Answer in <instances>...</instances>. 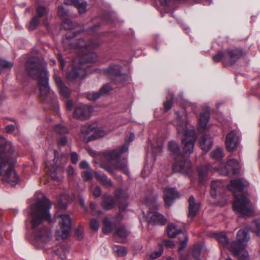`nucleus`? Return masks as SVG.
<instances>
[{
    "instance_id": "nucleus-24",
    "label": "nucleus",
    "mask_w": 260,
    "mask_h": 260,
    "mask_svg": "<svg viewBox=\"0 0 260 260\" xmlns=\"http://www.w3.org/2000/svg\"><path fill=\"white\" fill-rule=\"evenodd\" d=\"M224 185L220 181H213L211 185L210 193L213 197H215L218 194L223 190Z\"/></svg>"
},
{
    "instance_id": "nucleus-29",
    "label": "nucleus",
    "mask_w": 260,
    "mask_h": 260,
    "mask_svg": "<svg viewBox=\"0 0 260 260\" xmlns=\"http://www.w3.org/2000/svg\"><path fill=\"white\" fill-rule=\"evenodd\" d=\"M167 231L168 236L170 238H174L178 234L182 232V230L177 229L173 223L168 225Z\"/></svg>"
},
{
    "instance_id": "nucleus-42",
    "label": "nucleus",
    "mask_w": 260,
    "mask_h": 260,
    "mask_svg": "<svg viewBox=\"0 0 260 260\" xmlns=\"http://www.w3.org/2000/svg\"><path fill=\"white\" fill-rule=\"evenodd\" d=\"M106 134V132L103 129H96L94 126L93 140L104 137Z\"/></svg>"
},
{
    "instance_id": "nucleus-8",
    "label": "nucleus",
    "mask_w": 260,
    "mask_h": 260,
    "mask_svg": "<svg viewBox=\"0 0 260 260\" xmlns=\"http://www.w3.org/2000/svg\"><path fill=\"white\" fill-rule=\"evenodd\" d=\"M247 229H241L237 234V242L233 241L230 246V250L234 255L241 260H246L248 256L247 251L245 249L246 243L249 240Z\"/></svg>"
},
{
    "instance_id": "nucleus-33",
    "label": "nucleus",
    "mask_w": 260,
    "mask_h": 260,
    "mask_svg": "<svg viewBox=\"0 0 260 260\" xmlns=\"http://www.w3.org/2000/svg\"><path fill=\"white\" fill-rule=\"evenodd\" d=\"M115 227L113 224L108 218H105L104 220V226L103 232L105 234L111 233Z\"/></svg>"
},
{
    "instance_id": "nucleus-15",
    "label": "nucleus",
    "mask_w": 260,
    "mask_h": 260,
    "mask_svg": "<svg viewBox=\"0 0 260 260\" xmlns=\"http://www.w3.org/2000/svg\"><path fill=\"white\" fill-rule=\"evenodd\" d=\"M226 57L223 60V64L233 65L243 55L241 49L235 48L225 50Z\"/></svg>"
},
{
    "instance_id": "nucleus-44",
    "label": "nucleus",
    "mask_w": 260,
    "mask_h": 260,
    "mask_svg": "<svg viewBox=\"0 0 260 260\" xmlns=\"http://www.w3.org/2000/svg\"><path fill=\"white\" fill-rule=\"evenodd\" d=\"M69 12L65 9L62 6L58 7L57 10V15L61 18H64L68 16Z\"/></svg>"
},
{
    "instance_id": "nucleus-3",
    "label": "nucleus",
    "mask_w": 260,
    "mask_h": 260,
    "mask_svg": "<svg viewBox=\"0 0 260 260\" xmlns=\"http://www.w3.org/2000/svg\"><path fill=\"white\" fill-rule=\"evenodd\" d=\"M16 161L11 142L0 136V179L12 186H15L19 181L14 165Z\"/></svg>"
},
{
    "instance_id": "nucleus-16",
    "label": "nucleus",
    "mask_w": 260,
    "mask_h": 260,
    "mask_svg": "<svg viewBox=\"0 0 260 260\" xmlns=\"http://www.w3.org/2000/svg\"><path fill=\"white\" fill-rule=\"evenodd\" d=\"M93 111L91 106L83 105L77 106L75 108L74 117L81 120H86L90 118Z\"/></svg>"
},
{
    "instance_id": "nucleus-39",
    "label": "nucleus",
    "mask_w": 260,
    "mask_h": 260,
    "mask_svg": "<svg viewBox=\"0 0 260 260\" xmlns=\"http://www.w3.org/2000/svg\"><path fill=\"white\" fill-rule=\"evenodd\" d=\"M201 249L200 246H195L192 250V255L196 260H201Z\"/></svg>"
},
{
    "instance_id": "nucleus-63",
    "label": "nucleus",
    "mask_w": 260,
    "mask_h": 260,
    "mask_svg": "<svg viewBox=\"0 0 260 260\" xmlns=\"http://www.w3.org/2000/svg\"><path fill=\"white\" fill-rule=\"evenodd\" d=\"M80 167L83 169H88L89 168V165L86 161H82L80 163Z\"/></svg>"
},
{
    "instance_id": "nucleus-23",
    "label": "nucleus",
    "mask_w": 260,
    "mask_h": 260,
    "mask_svg": "<svg viewBox=\"0 0 260 260\" xmlns=\"http://www.w3.org/2000/svg\"><path fill=\"white\" fill-rule=\"evenodd\" d=\"M199 143L201 148L205 151H207L212 146V138L209 135H205L200 139Z\"/></svg>"
},
{
    "instance_id": "nucleus-12",
    "label": "nucleus",
    "mask_w": 260,
    "mask_h": 260,
    "mask_svg": "<svg viewBox=\"0 0 260 260\" xmlns=\"http://www.w3.org/2000/svg\"><path fill=\"white\" fill-rule=\"evenodd\" d=\"M176 160L173 167L174 172H179L184 175H189L191 173V162L190 160L183 155Z\"/></svg>"
},
{
    "instance_id": "nucleus-45",
    "label": "nucleus",
    "mask_w": 260,
    "mask_h": 260,
    "mask_svg": "<svg viewBox=\"0 0 260 260\" xmlns=\"http://www.w3.org/2000/svg\"><path fill=\"white\" fill-rule=\"evenodd\" d=\"M112 89V87L111 85L109 84H106L101 88L99 91L101 95H102L107 94L108 92L111 91Z\"/></svg>"
},
{
    "instance_id": "nucleus-53",
    "label": "nucleus",
    "mask_w": 260,
    "mask_h": 260,
    "mask_svg": "<svg viewBox=\"0 0 260 260\" xmlns=\"http://www.w3.org/2000/svg\"><path fill=\"white\" fill-rule=\"evenodd\" d=\"M57 169L56 167H52V168L50 170V176L52 179L54 180H57L58 179L57 176Z\"/></svg>"
},
{
    "instance_id": "nucleus-30",
    "label": "nucleus",
    "mask_w": 260,
    "mask_h": 260,
    "mask_svg": "<svg viewBox=\"0 0 260 260\" xmlns=\"http://www.w3.org/2000/svg\"><path fill=\"white\" fill-rule=\"evenodd\" d=\"M115 204V202L113 197L108 196L106 198L104 201L101 203V206L105 209L108 210L112 209Z\"/></svg>"
},
{
    "instance_id": "nucleus-20",
    "label": "nucleus",
    "mask_w": 260,
    "mask_h": 260,
    "mask_svg": "<svg viewBox=\"0 0 260 260\" xmlns=\"http://www.w3.org/2000/svg\"><path fill=\"white\" fill-rule=\"evenodd\" d=\"M200 207V203H196L194 198L193 196H190L188 199V217L193 218L199 212Z\"/></svg>"
},
{
    "instance_id": "nucleus-2",
    "label": "nucleus",
    "mask_w": 260,
    "mask_h": 260,
    "mask_svg": "<svg viewBox=\"0 0 260 260\" xmlns=\"http://www.w3.org/2000/svg\"><path fill=\"white\" fill-rule=\"evenodd\" d=\"M30 222L32 235L36 241L47 243L51 237L52 234L50 230L45 227L43 221L46 220L49 223L52 221L49 210L51 204L45 196L30 206Z\"/></svg>"
},
{
    "instance_id": "nucleus-35",
    "label": "nucleus",
    "mask_w": 260,
    "mask_h": 260,
    "mask_svg": "<svg viewBox=\"0 0 260 260\" xmlns=\"http://www.w3.org/2000/svg\"><path fill=\"white\" fill-rule=\"evenodd\" d=\"M128 235V232L124 227L120 226L116 229L114 235L121 238H125Z\"/></svg>"
},
{
    "instance_id": "nucleus-54",
    "label": "nucleus",
    "mask_w": 260,
    "mask_h": 260,
    "mask_svg": "<svg viewBox=\"0 0 260 260\" xmlns=\"http://www.w3.org/2000/svg\"><path fill=\"white\" fill-rule=\"evenodd\" d=\"M67 174L68 177L70 178V179H72L74 178V176L76 174V173L75 172L74 168L72 166H69L68 167Z\"/></svg>"
},
{
    "instance_id": "nucleus-49",
    "label": "nucleus",
    "mask_w": 260,
    "mask_h": 260,
    "mask_svg": "<svg viewBox=\"0 0 260 260\" xmlns=\"http://www.w3.org/2000/svg\"><path fill=\"white\" fill-rule=\"evenodd\" d=\"M75 236L76 238L79 240H80L83 238V230L81 228H78L75 230Z\"/></svg>"
},
{
    "instance_id": "nucleus-11",
    "label": "nucleus",
    "mask_w": 260,
    "mask_h": 260,
    "mask_svg": "<svg viewBox=\"0 0 260 260\" xmlns=\"http://www.w3.org/2000/svg\"><path fill=\"white\" fill-rule=\"evenodd\" d=\"M158 205L154 203L153 207L149 208L147 214V220L149 224L153 225H164L167 222V219L161 214L158 212Z\"/></svg>"
},
{
    "instance_id": "nucleus-64",
    "label": "nucleus",
    "mask_w": 260,
    "mask_h": 260,
    "mask_svg": "<svg viewBox=\"0 0 260 260\" xmlns=\"http://www.w3.org/2000/svg\"><path fill=\"white\" fill-rule=\"evenodd\" d=\"M164 245L168 248H172L174 246V244L171 240H165L164 241Z\"/></svg>"
},
{
    "instance_id": "nucleus-13",
    "label": "nucleus",
    "mask_w": 260,
    "mask_h": 260,
    "mask_svg": "<svg viewBox=\"0 0 260 260\" xmlns=\"http://www.w3.org/2000/svg\"><path fill=\"white\" fill-rule=\"evenodd\" d=\"M241 141L239 134L235 130H232L226 137L225 144L227 150L229 152L234 151L238 146Z\"/></svg>"
},
{
    "instance_id": "nucleus-55",
    "label": "nucleus",
    "mask_w": 260,
    "mask_h": 260,
    "mask_svg": "<svg viewBox=\"0 0 260 260\" xmlns=\"http://www.w3.org/2000/svg\"><path fill=\"white\" fill-rule=\"evenodd\" d=\"M188 241V238L186 236H184V239L181 242L180 245L178 248V250L180 252L183 250L187 246Z\"/></svg>"
},
{
    "instance_id": "nucleus-61",
    "label": "nucleus",
    "mask_w": 260,
    "mask_h": 260,
    "mask_svg": "<svg viewBox=\"0 0 260 260\" xmlns=\"http://www.w3.org/2000/svg\"><path fill=\"white\" fill-rule=\"evenodd\" d=\"M102 183L107 187H111L113 186L112 181L110 179H109L107 176L106 177V179H105V180Z\"/></svg>"
},
{
    "instance_id": "nucleus-56",
    "label": "nucleus",
    "mask_w": 260,
    "mask_h": 260,
    "mask_svg": "<svg viewBox=\"0 0 260 260\" xmlns=\"http://www.w3.org/2000/svg\"><path fill=\"white\" fill-rule=\"evenodd\" d=\"M71 160L73 164H76L78 161V156L76 152H73L71 154Z\"/></svg>"
},
{
    "instance_id": "nucleus-34",
    "label": "nucleus",
    "mask_w": 260,
    "mask_h": 260,
    "mask_svg": "<svg viewBox=\"0 0 260 260\" xmlns=\"http://www.w3.org/2000/svg\"><path fill=\"white\" fill-rule=\"evenodd\" d=\"M115 197L117 200L125 201L128 197L126 191L121 189H117L115 191Z\"/></svg>"
},
{
    "instance_id": "nucleus-59",
    "label": "nucleus",
    "mask_w": 260,
    "mask_h": 260,
    "mask_svg": "<svg viewBox=\"0 0 260 260\" xmlns=\"http://www.w3.org/2000/svg\"><path fill=\"white\" fill-rule=\"evenodd\" d=\"M107 176L104 174V173H96V178L98 181H100V182L102 183L105 179H106V177Z\"/></svg>"
},
{
    "instance_id": "nucleus-5",
    "label": "nucleus",
    "mask_w": 260,
    "mask_h": 260,
    "mask_svg": "<svg viewBox=\"0 0 260 260\" xmlns=\"http://www.w3.org/2000/svg\"><path fill=\"white\" fill-rule=\"evenodd\" d=\"M247 184L246 181L240 178L231 180L228 186L229 190L232 191L235 198L233 203V209L235 212L242 216H251L253 212L250 201L246 196L240 194Z\"/></svg>"
},
{
    "instance_id": "nucleus-62",
    "label": "nucleus",
    "mask_w": 260,
    "mask_h": 260,
    "mask_svg": "<svg viewBox=\"0 0 260 260\" xmlns=\"http://www.w3.org/2000/svg\"><path fill=\"white\" fill-rule=\"evenodd\" d=\"M189 108H190L191 110L194 113H196L197 112V111H196L197 107H196V105H194V104H192V103H189V102H187L186 103V108L185 109H189Z\"/></svg>"
},
{
    "instance_id": "nucleus-37",
    "label": "nucleus",
    "mask_w": 260,
    "mask_h": 260,
    "mask_svg": "<svg viewBox=\"0 0 260 260\" xmlns=\"http://www.w3.org/2000/svg\"><path fill=\"white\" fill-rule=\"evenodd\" d=\"M87 5V4L86 2H80L79 0H77L75 7L78 10L80 14H83L85 13L86 11Z\"/></svg>"
},
{
    "instance_id": "nucleus-52",
    "label": "nucleus",
    "mask_w": 260,
    "mask_h": 260,
    "mask_svg": "<svg viewBox=\"0 0 260 260\" xmlns=\"http://www.w3.org/2000/svg\"><path fill=\"white\" fill-rule=\"evenodd\" d=\"M37 15L39 17H42L46 13V10L44 7H39L37 9Z\"/></svg>"
},
{
    "instance_id": "nucleus-6",
    "label": "nucleus",
    "mask_w": 260,
    "mask_h": 260,
    "mask_svg": "<svg viewBox=\"0 0 260 260\" xmlns=\"http://www.w3.org/2000/svg\"><path fill=\"white\" fill-rule=\"evenodd\" d=\"M135 139V135L131 133L128 137L125 139L124 144L119 149L113 150L107 153L106 158L109 160L111 167H105L102 165V168H104L110 174H113L114 172L112 169L119 170L125 174H128V171L127 168V162L126 160L122 161L119 160L121 155L127 151L128 149V145Z\"/></svg>"
},
{
    "instance_id": "nucleus-36",
    "label": "nucleus",
    "mask_w": 260,
    "mask_h": 260,
    "mask_svg": "<svg viewBox=\"0 0 260 260\" xmlns=\"http://www.w3.org/2000/svg\"><path fill=\"white\" fill-rule=\"evenodd\" d=\"M113 250L114 252L118 256H125L127 253V251L126 248L124 247L115 245L113 247Z\"/></svg>"
},
{
    "instance_id": "nucleus-38",
    "label": "nucleus",
    "mask_w": 260,
    "mask_h": 260,
    "mask_svg": "<svg viewBox=\"0 0 260 260\" xmlns=\"http://www.w3.org/2000/svg\"><path fill=\"white\" fill-rule=\"evenodd\" d=\"M101 94L99 91L89 92L86 93L87 99L90 101H95L98 100Z\"/></svg>"
},
{
    "instance_id": "nucleus-51",
    "label": "nucleus",
    "mask_w": 260,
    "mask_h": 260,
    "mask_svg": "<svg viewBox=\"0 0 260 260\" xmlns=\"http://www.w3.org/2000/svg\"><path fill=\"white\" fill-rule=\"evenodd\" d=\"M90 228L92 230L98 231L99 228V223L97 220L92 219L90 223Z\"/></svg>"
},
{
    "instance_id": "nucleus-58",
    "label": "nucleus",
    "mask_w": 260,
    "mask_h": 260,
    "mask_svg": "<svg viewBox=\"0 0 260 260\" xmlns=\"http://www.w3.org/2000/svg\"><path fill=\"white\" fill-rule=\"evenodd\" d=\"M107 176L104 174V173H96V178L98 181H100V182L102 183L105 179H106V177Z\"/></svg>"
},
{
    "instance_id": "nucleus-31",
    "label": "nucleus",
    "mask_w": 260,
    "mask_h": 260,
    "mask_svg": "<svg viewBox=\"0 0 260 260\" xmlns=\"http://www.w3.org/2000/svg\"><path fill=\"white\" fill-rule=\"evenodd\" d=\"M13 63L5 59H0V74L10 70L13 67Z\"/></svg>"
},
{
    "instance_id": "nucleus-57",
    "label": "nucleus",
    "mask_w": 260,
    "mask_h": 260,
    "mask_svg": "<svg viewBox=\"0 0 260 260\" xmlns=\"http://www.w3.org/2000/svg\"><path fill=\"white\" fill-rule=\"evenodd\" d=\"M92 193L95 197L97 198L100 197L102 193L101 188L98 186H95L92 191Z\"/></svg>"
},
{
    "instance_id": "nucleus-4",
    "label": "nucleus",
    "mask_w": 260,
    "mask_h": 260,
    "mask_svg": "<svg viewBox=\"0 0 260 260\" xmlns=\"http://www.w3.org/2000/svg\"><path fill=\"white\" fill-rule=\"evenodd\" d=\"M45 64L43 58L30 57L26 63L25 68L31 78L38 80L40 100L43 102L49 103L55 99V95L49 87L48 77Z\"/></svg>"
},
{
    "instance_id": "nucleus-18",
    "label": "nucleus",
    "mask_w": 260,
    "mask_h": 260,
    "mask_svg": "<svg viewBox=\"0 0 260 260\" xmlns=\"http://www.w3.org/2000/svg\"><path fill=\"white\" fill-rule=\"evenodd\" d=\"M94 126L93 125H83L81 127V139L85 143H88L93 140Z\"/></svg>"
},
{
    "instance_id": "nucleus-19",
    "label": "nucleus",
    "mask_w": 260,
    "mask_h": 260,
    "mask_svg": "<svg viewBox=\"0 0 260 260\" xmlns=\"http://www.w3.org/2000/svg\"><path fill=\"white\" fill-rule=\"evenodd\" d=\"M53 78L60 94L64 97L68 98L71 93L70 89L64 85L61 78L56 74L53 75Z\"/></svg>"
},
{
    "instance_id": "nucleus-47",
    "label": "nucleus",
    "mask_w": 260,
    "mask_h": 260,
    "mask_svg": "<svg viewBox=\"0 0 260 260\" xmlns=\"http://www.w3.org/2000/svg\"><path fill=\"white\" fill-rule=\"evenodd\" d=\"M162 252L163 250L160 248L158 251H155L152 252L150 256L149 260H155L161 255Z\"/></svg>"
},
{
    "instance_id": "nucleus-40",
    "label": "nucleus",
    "mask_w": 260,
    "mask_h": 260,
    "mask_svg": "<svg viewBox=\"0 0 260 260\" xmlns=\"http://www.w3.org/2000/svg\"><path fill=\"white\" fill-rule=\"evenodd\" d=\"M40 23V20L37 16L34 17L29 23L28 29L33 30L37 28Z\"/></svg>"
},
{
    "instance_id": "nucleus-32",
    "label": "nucleus",
    "mask_w": 260,
    "mask_h": 260,
    "mask_svg": "<svg viewBox=\"0 0 260 260\" xmlns=\"http://www.w3.org/2000/svg\"><path fill=\"white\" fill-rule=\"evenodd\" d=\"M211 157L220 162L223 157V152L221 148L217 147L211 153Z\"/></svg>"
},
{
    "instance_id": "nucleus-14",
    "label": "nucleus",
    "mask_w": 260,
    "mask_h": 260,
    "mask_svg": "<svg viewBox=\"0 0 260 260\" xmlns=\"http://www.w3.org/2000/svg\"><path fill=\"white\" fill-rule=\"evenodd\" d=\"M240 166L236 159H229L223 169L219 170V173L223 176H231L239 172Z\"/></svg>"
},
{
    "instance_id": "nucleus-25",
    "label": "nucleus",
    "mask_w": 260,
    "mask_h": 260,
    "mask_svg": "<svg viewBox=\"0 0 260 260\" xmlns=\"http://www.w3.org/2000/svg\"><path fill=\"white\" fill-rule=\"evenodd\" d=\"M215 238L218 241L220 246H222L224 248H229L230 250V245L231 242H229V239L228 238L225 233H216L215 234Z\"/></svg>"
},
{
    "instance_id": "nucleus-9",
    "label": "nucleus",
    "mask_w": 260,
    "mask_h": 260,
    "mask_svg": "<svg viewBox=\"0 0 260 260\" xmlns=\"http://www.w3.org/2000/svg\"><path fill=\"white\" fill-rule=\"evenodd\" d=\"M102 71L104 75L116 82H122L128 78L126 74L121 73V67L117 64H111Z\"/></svg>"
},
{
    "instance_id": "nucleus-41",
    "label": "nucleus",
    "mask_w": 260,
    "mask_h": 260,
    "mask_svg": "<svg viewBox=\"0 0 260 260\" xmlns=\"http://www.w3.org/2000/svg\"><path fill=\"white\" fill-rule=\"evenodd\" d=\"M225 57H226L225 51L224 52L219 51L216 54L213 56L212 59L215 62H219L222 60L223 63V60Z\"/></svg>"
},
{
    "instance_id": "nucleus-22",
    "label": "nucleus",
    "mask_w": 260,
    "mask_h": 260,
    "mask_svg": "<svg viewBox=\"0 0 260 260\" xmlns=\"http://www.w3.org/2000/svg\"><path fill=\"white\" fill-rule=\"evenodd\" d=\"M209 118V112L208 110L204 113H201L199 120L198 127V130L200 133L204 132L206 129Z\"/></svg>"
},
{
    "instance_id": "nucleus-21",
    "label": "nucleus",
    "mask_w": 260,
    "mask_h": 260,
    "mask_svg": "<svg viewBox=\"0 0 260 260\" xmlns=\"http://www.w3.org/2000/svg\"><path fill=\"white\" fill-rule=\"evenodd\" d=\"M168 149L171 156L175 159L183 156L178 144L174 141H171L168 144Z\"/></svg>"
},
{
    "instance_id": "nucleus-7",
    "label": "nucleus",
    "mask_w": 260,
    "mask_h": 260,
    "mask_svg": "<svg viewBox=\"0 0 260 260\" xmlns=\"http://www.w3.org/2000/svg\"><path fill=\"white\" fill-rule=\"evenodd\" d=\"M176 114L177 117L174 121V124L178 134L184 135L185 137L182 140L183 152L186 155H190L193 152L194 142L197 139L194 128L187 122L183 123L178 112H176Z\"/></svg>"
},
{
    "instance_id": "nucleus-10",
    "label": "nucleus",
    "mask_w": 260,
    "mask_h": 260,
    "mask_svg": "<svg viewBox=\"0 0 260 260\" xmlns=\"http://www.w3.org/2000/svg\"><path fill=\"white\" fill-rule=\"evenodd\" d=\"M60 229L56 232L57 236L62 239H67L70 235L71 229V219L68 214L59 215Z\"/></svg>"
},
{
    "instance_id": "nucleus-46",
    "label": "nucleus",
    "mask_w": 260,
    "mask_h": 260,
    "mask_svg": "<svg viewBox=\"0 0 260 260\" xmlns=\"http://www.w3.org/2000/svg\"><path fill=\"white\" fill-rule=\"evenodd\" d=\"M82 177L85 181H88L92 179V174L88 170H86L82 173Z\"/></svg>"
},
{
    "instance_id": "nucleus-28",
    "label": "nucleus",
    "mask_w": 260,
    "mask_h": 260,
    "mask_svg": "<svg viewBox=\"0 0 260 260\" xmlns=\"http://www.w3.org/2000/svg\"><path fill=\"white\" fill-rule=\"evenodd\" d=\"M150 146L151 147V152L155 156L161 153L162 148L161 142H157L156 144H155L149 141L148 147Z\"/></svg>"
},
{
    "instance_id": "nucleus-60",
    "label": "nucleus",
    "mask_w": 260,
    "mask_h": 260,
    "mask_svg": "<svg viewBox=\"0 0 260 260\" xmlns=\"http://www.w3.org/2000/svg\"><path fill=\"white\" fill-rule=\"evenodd\" d=\"M67 143V138L66 136L61 137L58 142V145L59 146H64Z\"/></svg>"
},
{
    "instance_id": "nucleus-1",
    "label": "nucleus",
    "mask_w": 260,
    "mask_h": 260,
    "mask_svg": "<svg viewBox=\"0 0 260 260\" xmlns=\"http://www.w3.org/2000/svg\"><path fill=\"white\" fill-rule=\"evenodd\" d=\"M101 44L99 39L90 41L89 44L82 39H75L69 33L62 41L65 49H74L78 54V57L74 59L72 69L68 72L67 78L69 81H73L77 78H84L89 72V66L87 63L95 62L98 58L97 54L92 51L98 48Z\"/></svg>"
},
{
    "instance_id": "nucleus-26",
    "label": "nucleus",
    "mask_w": 260,
    "mask_h": 260,
    "mask_svg": "<svg viewBox=\"0 0 260 260\" xmlns=\"http://www.w3.org/2000/svg\"><path fill=\"white\" fill-rule=\"evenodd\" d=\"M208 170L209 168L206 166H201L198 168L197 171L200 183H203V182L206 179Z\"/></svg>"
},
{
    "instance_id": "nucleus-27",
    "label": "nucleus",
    "mask_w": 260,
    "mask_h": 260,
    "mask_svg": "<svg viewBox=\"0 0 260 260\" xmlns=\"http://www.w3.org/2000/svg\"><path fill=\"white\" fill-rule=\"evenodd\" d=\"M52 251L61 260H66V254L68 252V250L64 246H60L57 249L53 248Z\"/></svg>"
},
{
    "instance_id": "nucleus-48",
    "label": "nucleus",
    "mask_w": 260,
    "mask_h": 260,
    "mask_svg": "<svg viewBox=\"0 0 260 260\" xmlns=\"http://www.w3.org/2000/svg\"><path fill=\"white\" fill-rule=\"evenodd\" d=\"M167 99L168 100L164 103V108L166 111H168L172 107L173 95H170V99L168 98Z\"/></svg>"
},
{
    "instance_id": "nucleus-17",
    "label": "nucleus",
    "mask_w": 260,
    "mask_h": 260,
    "mask_svg": "<svg viewBox=\"0 0 260 260\" xmlns=\"http://www.w3.org/2000/svg\"><path fill=\"white\" fill-rule=\"evenodd\" d=\"M179 197L175 188L166 187L164 190V199L166 206L170 207L175 200Z\"/></svg>"
},
{
    "instance_id": "nucleus-43",
    "label": "nucleus",
    "mask_w": 260,
    "mask_h": 260,
    "mask_svg": "<svg viewBox=\"0 0 260 260\" xmlns=\"http://www.w3.org/2000/svg\"><path fill=\"white\" fill-rule=\"evenodd\" d=\"M55 131L58 134H64L68 133V128L61 124H57L54 127Z\"/></svg>"
},
{
    "instance_id": "nucleus-50",
    "label": "nucleus",
    "mask_w": 260,
    "mask_h": 260,
    "mask_svg": "<svg viewBox=\"0 0 260 260\" xmlns=\"http://www.w3.org/2000/svg\"><path fill=\"white\" fill-rule=\"evenodd\" d=\"M63 26L66 29H71L73 27V22L70 19H67L63 22Z\"/></svg>"
}]
</instances>
